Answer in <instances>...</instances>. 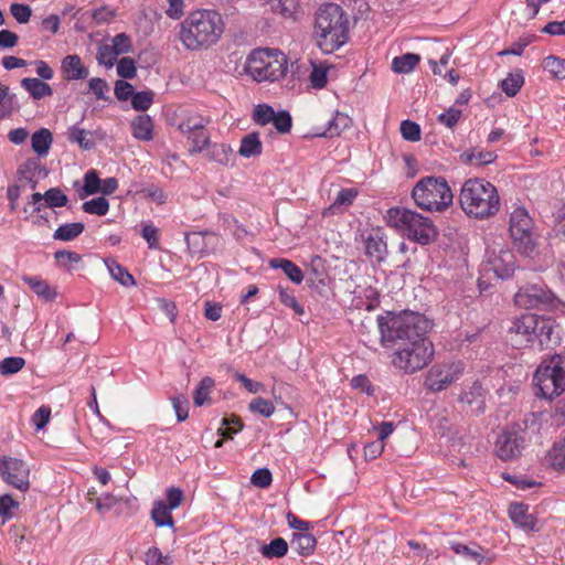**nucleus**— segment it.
<instances>
[{"label": "nucleus", "mask_w": 565, "mask_h": 565, "mask_svg": "<svg viewBox=\"0 0 565 565\" xmlns=\"http://www.w3.org/2000/svg\"><path fill=\"white\" fill-rule=\"evenodd\" d=\"M25 365V360L21 356H9L0 361V374L10 376L20 372Z\"/></svg>", "instance_id": "obj_46"}, {"label": "nucleus", "mask_w": 565, "mask_h": 565, "mask_svg": "<svg viewBox=\"0 0 565 565\" xmlns=\"http://www.w3.org/2000/svg\"><path fill=\"white\" fill-rule=\"evenodd\" d=\"M139 193L142 195V198L150 200L159 205L164 204L167 202V194L163 192L162 189L154 185L147 186L142 189Z\"/></svg>", "instance_id": "obj_58"}, {"label": "nucleus", "mask_w": 565, "mask_h": 565, "mask_svg": "<svg viewBox=\"0 0 565 565\" xmlns=\"http://www.w3.org/2000/svg\"><path fill=\"white\" fill-rule=\"evenodd\" d=\"M171 509L162 501H156L151 511V519L157 526L173 527L174 522L171 515Z\"/></svg>", "instance_id": "obj_30"}, {"label": "nucleus", "mask_w": 565, "mask_h": 565, "mask_svg": "<svg viewBox=\"0 0 565 565\" xmlns=\"http://www.w3.org/2000/svg\"><path fill=\"white\" fill-rule=\"evenodd\" d=\"M204 154L209 161H212V162H215V163H218L222 166H227L233 156V150L226 143H222V142L212 143L211 142L209 145L207 149L205 150Z\"/></svg>", "instance_id": "obj_22"}, {"label": "nucleus", "mask_w": 565, "mask_h": 565, "mask_svg": "<svg viewBox=\"0 0 565 565\" xmlns=\"http://www.w3.org/2000/svg\"><path fill=\"white\" fill-rule=\"evenodd\" d=\"M118 56L119 55L109 44L99 46L97 51L98 63L105 65L106 67H111L116 63Z\"/></svg>", "instance_id": "obj_53"}, {"label": "nucleus", "mask_w": 565, "mask_h": 565, "mask_svg": "<svg viewBox=\"0 0 565 565\" xmlns=\"http://www.w3.org/2000/svg\"><path fill=\"white\" fill-rule=\"evenodd\" d=\"M401 134L405 140L408 141H418L420 139V128L419 126L411 120H404L401 124Z\"/></svg>", "instance_id": "obj_56"}, {"label": "nucleus", "mask_w": 565, "mask_h": 565, "mask_svg": "<svg viewBox=\"0 0 565 565\" xmlns=\"http://www.w3.org/2000/svg\"><path fill=\"white\" fill-rule=\"evenodd\" d=\"M555 299V295L540 284L524 286L514 296L515 303L522 308L550 306Z\"/></svg>", "instance_id": "obj_13"}, {"label": "nucleus", "mask_w": 565, "mask_h": 565, "mask_svg": "<svg viewBox=\"0 0 565 565\" xmlns=\"http://www.w3.org/2000/svg\"><path fill=\"white\" fill-rule=\"evenodd\" d=\"M459 203L469 217L487 220L499 212L500 195L497 188L489 181L472 178L465 181L460 190Z\"/></svg>", "instance_id": "obj_4"}, {"label": "nucleus", "mask_w": 565, "mask_h": 565, "mask_svg": "<svg viewBox=\"0 0 565 565\" xmlns=\"http://www.w3.org/2000/svg\"><path fill=\"white\" fill-rule=\"evenodd\" d=\"M317 541L310 533H294L290 545L299 555H309L313 552Z\"/></svg>", "instance_id": "obj_28"}, {"label": "nucleus", "mask_w": 565, "mask_h": 565, "mask_svg": "<svg viewBox=\"0 0 565 565\" xmlns=\"http://www.w3.org/2000/svg\"><path fill=\"white\" fill-rule=\"evenodd\" d=\"M462 373V364L455 362L445 365H435L430 369L426 383L433 391H443L458 380Z\"/></svg>", "instance_id": "obj_14"}, {"label": "nucleus", "mask_w": 565, "mask_h": 565, "mask_svg": "<svg viewBox=\"0 0 565 565\" xmlns=\"http://www.w3.org/2000/svg\"><path fill=\"white\" fill-rule=\"evenodd\" d=\"M459 159L462 163L480 167L492 163L497 159V154L493 151L480 150L477 148L463 151Z\"/></svg>", "instance_id": "obj_19"}, {"label": "nucleus", "mask_w": 565, "mask_h": 565, "mask_svg": "<svg viewBox=\"0 0 565 565\" xmlns=\"http://www.w3.org/2000/svg\"><path fill=\"white\" fill-rule=\"evenodd\" d=\"M68 202L67 195L58 188H51L44 194L35 192L28 203L33 206V211L40 212L44 206L54 209L65 206Z\"/></svg>", "instance_id": "obj_16"}, {"label": "nucleus", "mask_w": 565, "mask_h": 565, "mask_svg": "<svg viewBox=\"0 0 565 565\" xmlns=\"http://www.w3.org/2000/svg\"><path fill=\"white\" fill-rule=\"evenodd\" d=\"M509 231L516 249L526 256L536 250L533 221L524 207H515L510 214Z\"/></svg>", "instance_id": "obj_10"}, {"label": "nucleus", "mask_w": 565, "mask_h": 565, "mask_svg": "<svg viewBox=\"0 0 565 565\" xmlns=\"http://www.w3.org/2000/svg\"><path fill=\"white\" fill-rule=\"evenodd\" d=\"M416 205L430 212H441L452 204L454 195L444 178L420 179L412 191Z\"/></svg>", "instance_id": "obj_7"}, {"label": "nucleus", "mask_w": 565, "mask_h": 565, "mask_svg": "<svg viewBox=\"0 0 565 565\" xmlns=\"http://www.w3.org/2000/svg\"><path fill=\"white\" fill-rule=\"evenodd\" d=\"M270 267L281 268L286 276L294 282L300 284L303 280L301 269L291 260L284 258H274L269 262Z\"/></svg>", "instance_id": "obj_29"}, {"label": "nucleus", "mask_w": 565, "mask_h": 565, "mask_svg": "<svg viewBox=\"0 0 565 565\" xmlns=\"http://www.w3.org/2000/svg\"><path fill=\"white\" fill-rule=\"evenodd\" d=\"M551 466L555 470H565V440L555 443L547 455Z\"/></svg>", "instance_id": "obj_44"}, {"label": "nucleus", "mask_w": 565, "mask_h": 565, "mask_svg": "<svg viewBox=\"0 0 565 565\" xmlns=\"http://www.w3.org/2000/svg\"><path fill=\"white\" fill-rule=\"evenodd\" d=\"M380 342L392 350L391 364L407 374L426 367L434 356V345L426 337L431 328L423 315L404 311L398 315L387 312L377 317Z\"/></svg>", "instance_id": "obj_1"}, {"label": "nucleus", "mask_w": 565, "mask_h": 565, "mask_svg": "<svg viewBox=\"0 0 565 565\" xmlns=\"http://www.w3.org/2000/svg\"><path fill=\"white\" fill-rule=\"evenodd\" d=\"M109 45L116 51L118 55L128 53L131 50V41L124 33L114 36V39L111 40V44Z\"/></svg>", "instance_id": "obj_64"}, {"label": "nucleus", "mask_w": 565, "mask_h": 565, "mask_svg": "<svg viewBox=\"0 0 565 565\" xmlns=\"http://www.w3.org/2000/svg\"><path fill=\"white\" fill-rule=\"evenodd\" d=\"M153 124L149 115H139L131 121L132 136L139 140L152 139Z\"/></svg>", "instance_id": "obj_26"}, {"label": "nucleus", "mask_w": 565, "mask_h": 565, "mask_svg": "<svg viewBox=\"0 0 565 565\" xmlns=\"http://www.w3.org/2000/svg\"><path fill=\"white\" fill-rule=\"evenodd\" d=\"M54 258L62 268L68 271L78 269L82 263V256L68 249L55 252Z\"/></svg>", "instance_id": "obj_34"}, {"label": "nucleus", "mask_w": 565, "mask_h": 565, "mask_svg": "<svg viewBox=\"0 0 565 565\" xmlns=\"http://www.w3.org/2000/svg\"><path fill=\"white\" fill-rule=\"evenodd\" d=\"M271 124L275 126L278 132L286 134L291 128V116L288 111H278L275 114Z\"/></svg>", "instance_id": "obj_60"}, {"label": "nucleus", "mask_w": 565, "mask_h": 565, "mask_svg": "<svg viewBox=\"0 0 565 565\" xmlns=\"http://www.w3.org/2000/svg\"><path fill=\"white\" fill-rule=\"evenodd\" d=\"M214 384V380L210 376H205L201 380L193 395L195 406L200 407L206 403H210V393L212 392Z\"/></svg>", "instance_id": "obj_41"}, {"label": "nucleus", "mask_w": 565, "mask_h": 565, "mask_svg": "<svg viewBox=\"0 0 565 565\" xmlns=\"http://www.w3.org/2000/svg\"><path fill=\"white\" fill-rule=\"evenodd\" d=\"M146 565H171L172 559L169 555H163L158 547H151L146 553Z\"/></svg>", "instance_id": "obj_55"}, {"label": "nucleus", "mask_w": 565, "mask_h": 565, "mask_svg": "<svg viewBox=\"0 0 565 565\" xmlns=\"http://www.w3.org/2000/svg\"><path fill=\"white\" fill-rule=\"evenodd\" d=\"M0 472L8 484L21 491H26L29 489L30 468L23 460L18 458L1 459Z\"/></svg>", "instance_id": "obj_12"}, {"label": "nucleus", "mask_w": 565, "mask_h": 565, "mask_svg": "<svg viewBox=\"0 0 565 565\" xmlns=\"http://www.w3.org/2000/svg\"><path fill=\"white\" fill-rule=\"evenodd\" d=\"M450 548L458 555H462L466 558H469L477 564H480L484 555L482 553V548L480 546H468L466 544L459 543V542H452L450 543Z\"/></svg>", "instance_id": "obj_40"}, {"label": "nucleus", "mask_w": 565, "mask_h": 565, "mask_svg": "<svg viewBox=\"0 0 565 565\" xmlns=\"http://www.w3.org/2000/svg\"><path fill=\"white\" fill-rule=\"evenodd\" d=\"M420 56L414 53H406L401 56H396L392 61V70L398 74L411 73L415 66L419 63Z\"/></svg>", "instance_id": "obj_31"}, {"label": "nucleus", "mask_w": 565, "mask_h": 565, "mask_svg": "<svg viewBox=\"0 0 565 565\" xmlns=\"http://www.w3.org/2000/svg\"><path fill=\"white\" fill-rule=\"evenodd\" d=\"M84 228L85 226L81 222L63 224L55 230L53 237L57 241L68 242L79 236Z\"/></svg>", "instance_id": "obj_35"}, {"label": "nucleus", "mask_w": 565, "mask_h": 565, "mask_svg": "<svg viewBox=\"0 0 565 565\" xmlns=\"http://www.w3.org/2000/svg\"><path fill=\"white\" fill-rule=\"evenodd\" d=\"M67 138L72 142L78 143L83 149H90L94 146L93 140L89 138L88 131L77 126H73L67 131Z\"/></svg>", "instance_id": "obj_47"}, {"label": "nucleus", "mask_w": 565, "mask_h": 565, "mask_svg": "<svg viewBox=\"0 0 565 565\" xmlns=\"http://www.w3.org/2000/svg\"><path fill=\"white\" fill-rule=\"evenodd\" d=\"M385 220L388 226L422 245L429 244L437 236L431 220L409 209L391 207Z\"/></svg>", "instance_id": "obj_6"}, {"label": "nucleus", "mask_w": 565, "mask_h": 565, "mask_svg": "<svg viewBox=\"0 0 565 565\" xmlns=\"http://www.w3.org/2000/svg\"><path fill=\"white\" fill-rule=\"evenodd\" d=\"M515 268L513 253L502 244H498L488 250L487 259L482 265L484 273H493L500 279L509 278Z\"/></svg>", "instance_id": "obj_11"}, {"label": "nucleus", "mask_w": 565, "mask_h": 565, "mask_svg": "<svg viewBox=\"0 0 565 565\" xmlns=\"http://www.w3.org/2000/svg\"><path fill=\"white\" fill-rule=\"evenodd\" d=\"M23 281L30 286V288L43 300L53 301L58 292L55 287L50 286L45 280L36 277L25 276Z\"/></svg>", "instance_id": "obj_25"}, {"label": "nucleus", "mask_w": 565, "mask_h": 565, "mask_svg": "<svg viewBox=\"0 0 565 565\" xmlns=\"http://www.w3.org/2000/svg\"><path fill=\"white\" fill-rule=\"evenodd\" d=\"M191 142L189 152L191 154L204 153L211 143L210 135L206 130L194 132L185 136Z\"/></svg>", "instance_id": "obj_42"}, {"label": "nucleus", "mask_w": 565, "mask_h": 565, "mask_svg": "<svg viewBox=\"0 0 565 565\" xmlns=\"http://www.w3.org/2000/svg\"><path fill=\"white\" fill-rule=\"evenodd\" d=\"M105 264L110 276L125 287L135 286L136 280L121 265L114 259H106Z\"/></svg>", "instance_id": "obj_32"}, {"label": "nucleus", "mask_w": 565, "mask_h": 565, "mask_svg": "<svg viewBox=\"0 0 565 565\" xmlns=\"http://www.w3.org/2000/svg\"><path fill=\"white\" fill-rule=\"evenodd\" d=\"M524 438L515 429L503 430L497 438L495 454L502 460H511L521 455Z\"/></svg>", "instance_id": "obj_15"}, {"label": "nucleus", "mask_w": 565, "mask_h": 565, "mask_svg": "<svg viewBox=\"0 0 565 565\" xmlns=\"http://www.w3.org/2000/svg\"><path fill=\"white\" fill-rule=\"evenodd\" d=\"M100 179L95 170L88 171L84 177V186L81 198L99 192Z\"/></svg>", "instance_id": "obj_51"}, {"label": "nucleus", "mask_w": 565, "mask_h": 565, "mask_svg": "<svg viewBox=\"0 0 565 565\" xmlns=\"http://www.w3.org/2000/svg\"><path fill=\"white\" fill-rule=\"evenodd\" d=\"M541 395L553 398L565 391V356L556 354L542 361L534 374Z\"/></svg>", "instance_id": "obj_9"}, {"label": "nucleus", "mask_w": 565, "mask_h": 565, "mask_svg": "<svg viewBox=\"0 0 565 565\" xmlns=\"http://www.w3.org/2000/svg\"><path fill=\"white\" fill-rule=\"evenodd\" d=\"M119 501V498L111 493H103L96 499V511L104 514L118 504Z\"/></svg>", "instance_id": "obj_57"}, {"label": "nucleus", "mask_w": 565, "mask_h": 565, "mask_svg": "<svg viewBox=\"0 0 565 565\" xmlns=\"http://www.w3.org/2000/svg\"><path fill=\"white\" fill-rule=\"evenodd\" d=\"M245 71L256 82L278 81L287 72V57L278 50H254L247 57Z\"/></svg>", "instance_id": "obj_8"}, {"label": "nucleus", "mask_w": 565, "mask_h": 565, "mask_svg": "<svg viewBox=\"0 0 565 565\" xmlns=\"http://www.w3.org/2000/svg\"><path fill=\"white\" fill-rule=\"evenodd\" d=\"M509 515L514 524L525 530H533L535 526V519L529 513L526 505L522 503H512L509 508Z\"/></svg>", "instance_id": "obj_20"}, {"label": "nucleus", "mask_w": 565, "mask_h": 565, "mask_svg": "<svg viewBox=\"0 0 565 565\" xmlns=\"http://www.w3.org/2000/svg\"><path fill=\"white\" fill-rule=\"evenodd\" d=\"M10 12L19 23H26L31 18V8L22 3H12Z\"/></svg>", "instance_id": "obj_62"}, {"label": "nucleus", "mask_w": 565, "mask_h": 565, "mask_svg": "<svg viewBox=\"0 0 565 565\" xmlns=\"http://www.w3.org/2000/svg\"><path fill=\"white\" fill-rule=\"evenodd\" d=\"M83 211L94 215H106L109 210V203L104 196H99L83 203Z\"/></svg>", "instance_id": "obj_48"}, {"label": "nucleus", "mask_w": 565, "mask_h": 565, "mask_svg": "<svg viewBox=\"0 0 565 565\" xmlns=\"http://www.w3.org/2000/svg\"><path fill=\"white\" fill-rule=\"evenodd\" d=\"M153 103V93L150 90L138 92L131 98V105L136 110L145 111L150 108Z\"/></svg>", "instance_id": "obj_52"}, {"label": "nucleus", "mask_w": 565, "mask_h": 565, "mask_svg": "<svg viewBox=\"0 0 565 565\" xmlns=\"http://www.w3.org/2000/svg\"><path fill=\"white\" fill-rule=\"evenodd\" d=\"M21 86L34 98L42 99L53 94L52 87L40 78H23Z\"/></svg>", "instance_id": "obj_27"}, {"label": "nucleus", "mask_w": 565, "mask_h": 565, "mask_svg": "<svg viewBox=\"0 0 565 565\" xmlns=\"http://www.w3.org/2000/svg\"><path fill=\"white\" fill-rule=\"evenodd\" d=\"M366 254L375 260H382L386 255V243L379 235H370L365 241Z\"/></svg>", "instance_id": "obj_38"}, {"label": "nucleus", "mask_w": 565, "mask_h": 565, "mask_svg": "<svg viewBox=\"0 0 565 565\" xmlns=\"http://www.w3.org/2000/svg\"><path fill=\"white\" fill-rule=\"evenodd\" d=\"M509 337L515 348L529 347L535 341L541 347H550L558 343L555 333V322L550 318L525 313L515 318L509 330Z\"/></svg>", "instance_id": "obj_5"}, {"label": "nucleus", "mask_w": 565, "mask_h": 565, "mask_svg": "<svg viewBox=\"0 0 565 565\" xmlns=\"http://www.w3.org/2000/svg\"><path fill=\"white\" fill-rule=\"evenodd\" d=\"M12 113V96L9 87L0 83V119L7 118Z\"/></svg>", "instance_id": "obj_54"}, {"label": "nucleus", "mask_w": 565, "mask_h": 565, "mask_svg": "<svg viewBox=\"0 0 565 565\" xmlns=\"http://www.w3.org/2000/svg\"><path fill=\"white\" fill-rule=\"evenodd\" d=\"M352 119L344 113L337 111L329 121L326 134L329 137L340 136L345 129L350 128Z\"/></svg>", "instance_id": "obj_36"}, {"label": "nucleus", "mask_w": 565, "mask_h": 565, "mask_svg": "<svg viewBox=\"0 0 565 565\" xmlns=\"http://www.w3.org/2000/svg\"><path fill=\"white\" fill-rule=\"evenodd\" d=\"M270 10L285 20L296 21L300 15L298 0H266Z\"/></svg>", "instance_id": "obj_18"}, {"label": "nucleus", "mask_w": 565, "mask_h": 565, "mask_svg": "<svg viewBox=\"0 0 565 565\" xmlns=\"http://www.w3.org/2000/svg\"><path fill=\"white\" fill-rule=\"evenodd\" d=\"M275 114H276V111L274 110L273 107H270L266 104H260V105H257L253 111V120L257 125L266 126L268 124H271V121L274 120Z\"/></svg>", "instance_id": "obj_49"}, {"label": "nucleus", "mask_w": 565, "mask_h": 565, "mask_svg": "<svg viewBox=\"0 0 565 565\" xmlns=\"http://www.w3.org/2000/svg\"><path fill=\"white\" fill-rule=\"evenodd\" d=\"M271 472L266 468L255 470L250 477L252 484L258 488H267L271 484Z\"/></svg>", "instance_id": "obj_59"}, {"label": "nucleus", "mask_w": 565, "mask_h": 565, "mask_svg": "<svg viewBox=\"0 0 565 565\" xmlns=\"http://www.w3.org/2000/svg\"><path fill=\"white\" fill-rule=\"evenodd\" d=\"M52 142V132L46 128H41L40 130L35 131L31 137L32 150L39 157H45L49 153Z\"/></svg>", "instance_id": "obj_24"}, {"label": "nucleus", "mask_w": 565, "mask_h": 565, "mask_svg": "<svg viewBox=\"0 0 565 565\" xmlns=\"http://www.w3.org/2000/svg\"><path fill=\"white\" fill-rule=\"evenodd\" d=\"M62 76L66 81L84 79L88 76V68L83 64L78 55H67L61 63Z\"/></svg>", "instance_id": "obj_17"}, {"label": "nucleus", "mask_w": 565, "mask_h": 565, "mask_svg": "<svg viewBox=\"0 0 565 565\" xmlns=\"http://www.w3.org/2000/svg\"><path fill=\"white\" fill-rule=\"evenodd\" d=\"M210 122L207 118L201 116H189L179 124V130L184 135H191L205 130V126Z\"/></svg>", "instance_id": "obj_39"}, {"label": "nucleus", "mask_w": 565, "mask_h": 565, "mask_svg": "<svg viewBox=\"0 0 565 565\" xmlns=\"http://www.w3.org/2000/svg\"><path fill=\"white\" fill-rule=\"evenodd\" d=\"M288 551V544L282 537L274 539L269 544L264 545L262 554L268 558L282 557Z\"/></svg>", "instance_id": "obj_45"}, {"label": "nucleus", "mask_w": 565, "mask_h": 565, "mask_svg": "<svg viewBox=\"0 0 565 565\" xmlns=\"http://www.w3.org/2000/svg\"><path fill=\"white\" fill-rule=\"evenodd\" d=\"M542 67L554 78H565V58L550 55L543 60Z\"/></svg>", "instance_id": "obj_43"}, {"label": "nucleus", "mask_w": 565, "mask_h": 565, "mask_svg": "<svg viewBox=\"0 0 565 565\" xmlns=\"http://www.w3.org/2000/svg\"><path fill=\"white\" fill-rule=\"evenodd\" d=\"M524 84V77L521 71L510 73L501 81L502 90L510 97L515 96Z\"/></svg>", "instance_id": "obj_37"}, {"label": "nucleus", "mask_w": 565, "mask_h": 565, "mask_svg": "<svg viewBox=\"0 0 565 565\" xmlns=\"http://www.w3.org/2000/svg\"><path fill=\"white\" fill-rule=\"evenodd\" d=\"M358 195V190L354 188L341 189L337 194L333 203L323 210L324 216L332 215L342 211L343 207L350 206Z\"/></svg>", "instance_id": "obj_21"}, {"label": "nucleus", "mask_w": 565, "mask_h": 565, "mask_svg": "<svg viewBox=\"0 0 565 565\" xmlns=\"http://www.w3.org/2000/svg\"><path fill=\"white\" fill-rule=\"evenodd\" d=\"M117 73L122 78H132L136 75L135 62L129 57H124L117 63Z\"/></svg>", "instance_id": "obj_63"}, {"label": "nucleus", "mask_w": 565, "mask_h": 565, "mask_svg": "<svg viewBox=\"0 0 565 565\" xmlns=\"http://www.w3.org/2000/svg\"><path fill=\"white\" fill-rule=\"evenodd\" d=\"M263 151V143L259 138L258 132H250L244 136L241 140V146L238 149V154L243 158H252L257 157Z\"/></svg>", "instance_id": "obj_23"}, {"label": "nucleus", "mask_w": 565, "mask_h": 565, "mask_svg": "<svg viewBox=\"0 0 565 565\" xmlns=\"http://www.w3.org/2000/svg\"><path fill=\"white\" fill-rule=\"evenodd\" d=\"M224 32L221 14L213 10H196L181 23L180 41L188 50L206 49L215 44Z\"/></svg>", "instance_id": "obj_2"}, {"label": "nucleus", "mask_w": 565, "mask_h": 565, "mask_svg": "<svg viewBox=\"0 0 565 565\" xmlns=\"http://www.w3.org/2000/svg\"><path fill=\"white\" fill-rule=\"evenodd\" d=\"M311 72L309 74V83L312 88H323L328 81L329 65L324 63L311 62Z\"/></svg>", "instance_id": "obj_33"}, {"label": "nucleus", "mask_w": 565, "mask_h": 565, "mask_svg": "<svg viewBox=\"0 0 565 565\" xmlns=\"http://www.w3.org/2000/svg\"><path fill=\"white\" fill-rule=\"evenodd\" d=\"M460 117L461 110L450 107L438 116V121L448 128H452L459 121Z\"/></svg>", "instance_id": "obj_61"}, {"label": "nucleus", "mask_w": 565, "mask_h": 565, "mask_svg": "<svg viewBox=\"0 0 565 565\" xmlns=\"http://www.w3.org/2000/svg\"><path fill=\"white\" fill-rule=\"evenodd\" d=\"M348 31L349 20L340 6L326 3L319 8L315 18L313 39L323 53H333L344 45Z\"/></svg>", "instance_id": "obj_3"}, {"label": "nucleus", "mask_w": 565, "mask_h": 565, "mask_svg": "<svg viewBox=\"0 0 565 565\" xmlns=\"http://www.w3.org/2000/svg\"><path fill=\"white\" fill-rule=\"evenodd\" d=\"M248 409L264 417H270L275 413V405L268 399L256 397L249 403Z\"/></svg>", "instance_id": "obj_50"}]
</instances>
